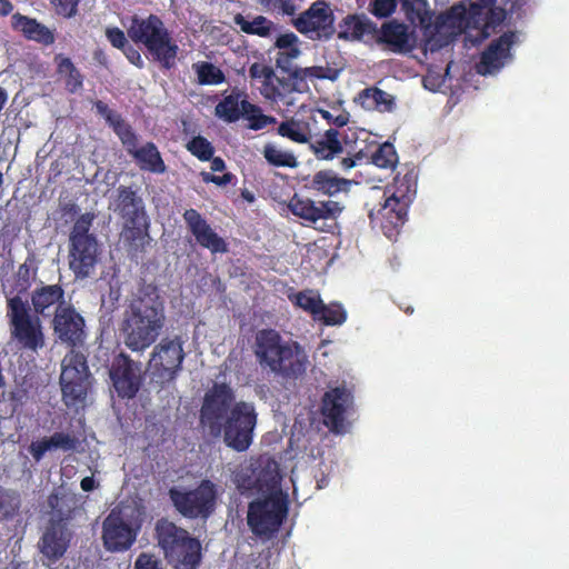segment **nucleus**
Listing matches in <instances>:
<instances>
[{
  "instance_id": "nucleus-12",
  "label": "nucleus",
  "mask_w": 569,
  "mask_h": 569,
  "mask_svg": "<svg viewBox=\"0 0 569 569\" xmlns=\"http://www.w3.org/2000/svg\"><path fill=\"white\" fill-rule=\"evenodd\" d=\"M60 385L68 407H78L86 399L90 375L82 355L71 351L61 361Z\"/></svg>"
},
{
  "instance_id": "nucleus-51",
  "label": "nucleus",
  "mask_w": 569,
  "mask_h": 569,
  "mask_svg": "<svg viewBox=\"0 0 569 569\" xmlns=\"http://www.w3.org/2000/svg\"><path fill=\"white\" fill-rule=\"evenodd\" d=\"M56 12L63 17H71L77 11L78 0H50Z\"/></svg>"
},
{
  "instance_id": "nucleus-55",
  "label": "nucleus",
  "mask_w": 569,
  "mask_h": 569,
  "mask_svg": "<svg viewBox=\"0 0 569 569\" xmlns=\"http://www.w3.org/2000/svg\"><path fill=\"white\" fill-rule=\"evenodd\" d=\"M201 178L204 182H213L218 186H224L230 182L231 174L224 173L223 176L220 177V176H213L210 172L202 171Z\"/></svg>"
},
{
  "instance_id": "nucleus-39",
  "label": "nucleus",
  "mask_w": 569,
  "mask_h": 569,
  "mask_svg": "<svg viewBox=\"0 0 569 569\" xmlns=\"http://www.w3.org/2000/svg\"><path fill=\"white\" fill-rule=\"evenodd\" d=\"M216 113L219 118H222L227 121L237 120L241 114L239 96L231 94L224 98L217 104Z\"/></svg>"
},
{
  "instance_id": "nucleus-56",
  "label": "nucleus",
  "mask_w": 569,
  "mask_h": 569,
  "mask_svg": "<svg viewBox=\"0 0 569 569\" xmlns=\"http://www.w3.org/2000/svg\"><path fill=\"white\" fill-rule=\"evenodd\" d=\"M58 72L61 77H68L71 73H73L76 68L73 67L72 62L68 58L58 57Z\"/></svg>"
},
{
  "instance_id": "nucleus-10",
  "label": "nucleus",
  "mask_w": 569,
  "mask_h": 569,
  "mask_svg": "<svg viewBox=\"0 0 569 569\" xmlns=\"http://www.w3.org/2000/svg\"><path fill=\"white\" fill-rule=\"evenodd\" d=\"M218 488L210 480H202L194 489L172 488L169 491L174 508L186 518L207 519L214 510Z\"/></svg>"
},
{
  "instance_id": "nucleus-16",
  "label": "nucleus",
  "mask_w": 569,
  "mask_h": 569,
  "mask_svg": "<svg viewBox=\"0 0 569 569\" xmlns=\"http://www.w3.org/2000/svg\"><path fill=\"white\" fill-rule=\"evenodd\" d=\"M307 77H322V69L319 67H310L297 69L288 78H283L274 90V96L270 101L280 102L286 107H296L301 97L309 92Z\"/></svg>"
},
{
  "instance_id": "nucleus-61",
  "label": "nucleus",
  "mask_w": 569,
  "mask_h": 569,
  "mask_svg": "<svg viewBox=\"0 0 569 569\" xmlns=\"http://www.w3.org/2000/svg\"><path fill=\"white\" fill-rule=\"evenodd\" d=\"M239 106H240L241 114H247L248 118L259 111V109L256 106L251 104L250 102H248L246 100L239 99Z\"/></svg>"
},
{
  "instance_id": "nucleus-30",
  "label": "nucleus",
  "mask_w": 569,
  "mask_h": 569,
  "mask_svg": "<svg viewBox=\"0 0 569 569\" xmlns=\"http://www.w3.org/2000/svg\"><path fill=\"white\" fill-rule=\"evenodd\" d=\"M278 133L297 143H307L311 138L309 124L295 118L281 122L278 127Z\"/></svg>"
},
{
  "instance_id": "nucleus-53",
  "label": "nucleus",
  "mask_w": 569,
  "mask_h": 569,
  "mask_svg": "<svg viewBox=\"0 0 569 569\" xmlns=\"http://www.w3.org/2000/svg\"><path fill=\"white\" fill-rule=\"evenodd\" d=\"M136 569H162L158 559L151 555L142 553L134 565Z\"/></svg>"
},
{
  "instance_id": "nucleus-20",
  "label": "nucleus",
  "mask_w": 569,
  "mask_h": 569,
  "mask_svg": "<svg viewBox=\"0 0 569 569\" xmlns=\"http://www.w3.org/2000/svg\"><path fill=\"white\" fill-rule=\"evenodd\" d=\"M183 219L188 229L191 231L196 241L212 253H222L227 251V243L218 233L207 223L201 214L194 209H189L183 213Z\"/></svg>"
},
{
  "instance_id": "nucleus-62",
  "label": "nucleus",
  "mask_w": 569,
  "mask_h": 569,
  "mask_svg": "<svg viewBox=\"0 0 569 569\" xmlns=\"http://www.w3.org/2000/svg\"><path fill=\"white\" fill-rule=\"evenodd\" d=\"M261 6L268 10L282 12V0H257Z\"/></svg>"
},
{
  "instance_id": "nucleus-14",
  "label": "nucleus",
  "mask_w": 569,
  "mask_h": 569,
  "mask_svg": "<svg viewBox=\"0 0 569 569\" xmlns=\"http://www.w3.org/2000/svg\"><path fill=\"white\" fill-rule=\"evenodd\" d=\"M288 208L295 216L321 230H325L328 220H335L342 211V207L336 201L315 202L298 196L290 199Z\"/></svg>"
},
{
  "instance_id": "nucleus-57",
  "label": "nucleus",
  "mask_w": 569,
  "mask_h": 569,
  "mask_svg": "<svg viewBox=\"0 0 569 569\" xmlns=\"http://www.w3.org/2000/svg\"><path fill=\"white\" fill-rule=\"evenodd\" d=\"M119 201L120 204L123 207L133 206L134 207V192L130 190L129 188H121L119 189Z\"/></svg>"
},
{
  "instance_id": "nucleus-4",
  "label": "nucleus",
  "mask_w": 569,
  "mask_h": 569,
  "mask_svg": "<svg viewBox=\"0 0 569 569\" xmlns=\"http://www.w3.org/2000/svg\"><path fill=\"white\" fill-rule=\"evenodd\" d=\"M256 355L261 367L287 378H297L306 372L308 357L296 342L283 341L274 330H262L257 335Z\"/></svg>"
},
{
  "instance_id": "nucleus-27",
  "label": "nucleus",
  "mask_w": 569,
  "mask_h": 569,
  "mask_svg": "<svg viewBox=\"0 0 569 569\" xmlns=\"http://www.w3.org/2000/svg\"><path fill=\"white\" fill-rule=\"evenodd\" d=\"M249 77L259 84L260 93L268 100L274 96V90L282 80L271 67L258 62L249 68Z\"/></svg>"
},
{
  "instance_id": "nucleus-48",
  "label": "nucleus",
  "mask_w": 569,
  "mask_h": 569,
  "mask_svg": "<svg viewBox=\"0 0 569 569\" xmlns=\"http://www.w3.org/2000/svg\"><path fill=\"white\" fill-rule=\"evenodd\" d=\"M54 450L51 442V437H43L39 440L32 441L29 446V452L36 461H40L48 452Z\"/></svg>"
},
{
  "instance_id": "nucleus-28",
  "label": "nucleus",
  "mask_w": 569,
  "mask_h": 569,
  "mask_svg": "<svg viewBox=\"0 0 569 569\" xmlns=\"http://www.w3.org/2000/svg\"><path fill=\"white\" fill-rule=\"evenodd\" d=\"M14 29L22 32L27 38L46 44L52 43L54 38L52 32L44 26L38 23L34 19L14 14L12 17Z\"/></svg>"
},
{
  "instance_id": "nucleus-31",
  "label": "nucleus",
  "mask_w": 569,
  "mask_h": 569,
  "mask_svg": "<svg viewBox=\"0 0 569 569\" xmlns=\"http://www.w3.org/2000/svg\"><path fill=\"white\" fill-rule=\"evenodd\" d=\"M234 22L243 32L260 37H268L277 30L276 24L262 16H257L249 20L238 14L234 18Z\"/></svg>"
},
{
  "instance_id": "nucleus-15",
  "label": "nucleus",
  "mask_w": 569,
  "mask_h": 569,
  "mask_svg": "<svg viewBox=\"0 0 569 569\" xmlns=\"http://www.w3.org/2000/svg\"><path fill=\"white\" fill-rule=\"evenodd\" d=\"M333 21L330 6L323 0H318L302 12L293 23L299 32L309 36L311 39H319L333 32Z\"/></svg>"
},
{
  "instance_id": "nucleus-44",
  "label": "nucleus",
  "mask_w": 569,
  "mask_h": 569,
  "mask_svg": "<svg viewBox=\"0 0 569 569\" xmlns=\"http://www.w3.org/2000/svg\"><path fill=\"white\" fill-rule=\"evenodd\" d=\"M96 107L99 113L106 118L111 127H113L119 138H121V131H128L130 129V127L123 122L118 113L111 111L102 102H98Z\"/></svg>"
},
{
  "instance_id": "nucleus-64",
  "label": "nucleus",
  "mask_w": 569,
  "mask_h": 569,
  "mask_svg": "<svg viewBox=\"0 0 569 569\" xmlns=\"http://www.w3.org/2000/svg\"><path fill=\"white\" fill-rule=\"evenodd\" d=\"M224 161L221 158H213L211 161V170L212 171H222L224 170Z\"/></svg>"
},
{
  "instance_id": "nucleus-50",
  "label": "nucleus",
  "mask_w": 569,
  "mask_h": 569,
  "mask_svg": "<svg viewBox=\"0 0 569 569\" xmlns=\"http://www.w3.org/2000/svg\"><path fill=\"white\" fill-rule=\"evenodd\" d=\"M399 0H375L372 2V13L376 17L386 18L393 13Z\"/></svg>"
},
{
  "instance_id": "nucleus-54",
  "label": "nucleus",
  "mask_w": 569,
  "mask_h": 569,
  "mask_svg": "<svg viewBox=\"0 0 569 569\" xmlns=\"http://www.w3.org/2000/svg\"><path fill=\"white\" fill-rule=\"evenodd\" d=\"M106 36L108 40L112 43L113 47L119 49H124L127 44V39L124 33L118 28L107 29Z\"/></svg>"
},
{
  "instance_id": "nucleus-36",
  "label": "nucleus",
  "mask_w": 569,
  "mask_h": 569,
  "mask_svg": "<svg viewBox=\"0 0 569 569\" xmlns=\"http://www.w3.org/2000/svg\"><path fill=\"white\" fill-rule=\"evenodd\" d=\"M345 34L353 39H361L363 34L371 32V24L363 16H348L345 19Z\"/></svg>"
},
{
  "instance_id": "nucleus-52",
  "label": "nucleus",
  "mask_w": 569,
  "mask_h": 569,
  "mask_svg": "<svg viewBox=\"0 0 569 569\" xmlns=\"http://www.w3.org/2000/svg\"><path fill=\"white\" fill-rule=\"evenodd\" d=\"M249 128L253 130H259L264 128L268 124L276 123V119L273 117H268L260 113V110L250 116L249 118Z\"/></svg>"
},
{
  "instance_id": "nucleus-37",
  "label": "nucleus",
  "mask_w": 569,
  "mask_h": 569,
  "mask_svg": "<svg viewBox=\"0 0 569 569\" xmlns=\"http://www.w3.org/2000/svg\"><path fill=\"white\" fill-rule=\"evenodd\" d=\"M291 300L303 310L310 312L316 318L321 307L320 296L312 290H306L295 295Z\"/></svg>"
},
{
  "instance_id": "nucleus-29",
  "label": "nucleus",
  "mask_w": 569,
  "mask_h": 569,
  "mask_svg": "<svg viewBox=\"0 0 569 569\" xmlns=\"http://www.w3.org/2000/svg\"><path fill=\"white\" fill-rule=\"evenodd\" d=\"M359 101L365 109L380 112L391 111L395 107V98L378 88L363 90L359 96Z\"/></svg>"
},
{
  "instance_id": "nucleus-22",
  "label": "nucleus",
  "mask_w": 569,
  "mask_h": 569,
  "mask_svg": "<svg viewBox=\"0 0 569 569\" xmlns=\"http://www.w3.org/2000/svg\"><path fill=\"white\" fill-rule=\"evenodd\" d=\"M98 244L96 239L71 242L69 254L70 269L77 277H87L97 262Z\"/></svg>"
},
{
  "instance_id": "nucleus-42",
  "label": "nucleus",
  "mask_w": 569,
  "mask_h": 569,
  "mask_svg": "<svg viewBox=\"0 0 569 569\" xmlns=\"http://www.w3.org/2000/svg\"><path fill=\"white\" fill-rule=\"evenodd\" d=\"M199 81L206 84H217L223 81V74L219 68L211 63H200L197 67Z\"/></svg>"
},
{
  "instance_id": "nucleus-58",
  "label": "nucleus",
  "mask_w": 569,
  "mask_h": 569,
  "mask_svg": "<svg viewBox=\"0 0 569 569\" xmlns=\"http://www.w3.org/2000/svg\"><path fill=\"white\" fill-rule=\"evenodd\" d=\"M67 88L71 92H76L82 86V78L78 71L64 77Z\"/></svg>"
},
{
  "instance_id": "nucleus-3",
  "label": "nucleus",
  "mask_w": 569,
  "mask_h": 569,
  "mask_svg": "<svg viewBox=\"0 0 569 569\" xmlns=\"http://www.w3.org/2000/svg\"><path fill=\"white\" fill-rule=\"evenodd\" d=\"M164 325V301L158 289L148 284L130 299L119 330L126 347L132 351H143L156 342Z\"/></svg>"
},
{
  "instance_id": "nucleus-8",
  "label": "nucleus",
  "mask_w": 569,
  "mask_h": 569,
  "mask_svg": "<svg viewBox=\"0 0 569 569\" xmlns=\"http://www.w3.org/2000/svg\"><path fill=\"white\" fill-rule=\"evenodd\" d=\"M7 318L11 338L22 348L37 352L46 345L40 319L30 311L27 301L20 297L8 299Z\"/></svg>"
},
{
  "instance_id": "nucleus-25",
  "label": "nucleus",
  "mask_w": 569,
  "mask_h": 569,
  "mask_svg": "<svg viewBox=\"0 0 569 569\" xmlns=\"http://www.w3.org/2000/svg\"><path fill=\"white\" fill-rule=\"evenodd\" d=\"M277 50L274 62L282 70H288L291 63L301 54V41L293 32L279 34L274 41Z\"/></svg>"
},
{
  "instance_id": "nucleus-9",
  "label": "nucleus",
  "mask_w": 569,
  "mask_h": 569,
  "mask_svg": "<svg viewBox=\"0 0 569 569\" xmlns=\"http://www.w3.org/2000/svg\"><path fill=\"white\" fill-rule=\"evenodd\" d=\"M389 196L378 209L369 213L375 223H379L383 233L392 239L398 234L399 228L403 226L407 217V209L412 200L415 190L409 180L402 178L397 181L395 190H388Z\"/></svg>"
},
{
  "instance_id": "nucleus-19",
  "label": "nucleus",
  "mask_w": 569,
  "mask_h": 569,
  "mask_svg": "<svg viewBox=\"0 0 569 569\" xmlns=\"http://www.w3.org/2000/svg\"><path fill=\"white\" fill-rule=\"evenodd\" d=\"M140 367L126 356H120L113 363L110 377L119 396L132 398L140 386Z\"/></svg>"
},
{
  "instance_id": "nucleus-32",
  "label": "nucleus",
  "mask_w": 569,
  "mask_h": 569,
  "mask_svg": "<svg viewBox=\"0 0 569 569\" xmlns=\"http://www.w3.org/2000/svg\"><path fill=\"white\" fill-rule=\"evenodd\" d=\"M336 130H328L323 139L311 144L315 154L322 160H330L342 152V146L338 140Z\"/></svg>"
},
{
  "instance_id": "nucleus-33",
  "label": "nucleus",
  "mask_w": 569,
  "mask_h": 569,
  "mask_svg": "<svg viewBox=\"0 0 569 569\" xmlns=\"http://www.w3.org/2000/svg\"><path fill=\"white\" fill-rule=\"evenodd\" d=\"M262 154L268 163L272 166L288 168L298 167L296 156L276 143H267L263 147Z\"/></svg>"
},
{
  "instance_id": "nucleus-47",
  "label": "nucleus",
  "mask_w": 569,
  "mask_h": 569,
  "mask_svg": "<svg viewBox=\"0 0 569 569\" xmlns=\"http://www.w3.org/2000/svg\"><path fill=\"white\" fill-rule=\"evenodd\" d=\"M19 507L20 498L16 492L8 490L0 492V508L7 516L14 513Z\"/></svg>"
},
{
  "instance_id": "nucleus-23",
  "label": "nucleus",
  "mask_w": 569,
  "mask_h": 569,
  "mask_svg": "<svg viewBox=\"0 0 569 569\" xmlns=\"http://www.w3.org/2000/svg\"><path fill=\"white\" fill-rule=\"evenodd\" d=\"M83 326L82 317L67 305L58 309L53 319V330L58 337L72 343L81 339Z\"/></svg>"
},
{
  "instance_id": "nucleus-35",
  "label": "nucleus",
  "mask_w": 569,
  "mask_h": 569,
  "mask_svg": "<svg viewBox=\"0 0 569 569\" xmlns=\"http://www.w3.org/2000/svg\"><path fill=\"white\" fill-rule=\"evenodd\" d=\"M408 20L425 26L430 21L427 0H399Z\"/></svg>"
},
{
  "instance_id": "nucleus-6",
  "label": "nucleus",
  "mask_w": 569,
  "mask_h": 569,
  "mask_svg": "<svg viewBox=\"0 0 569 569\" xmlns=\"http://www.w3.org/2000/svg\"><path fill=\"white\" fill-rule=\"evenodd\" d=\"M127 33L133 42L143 43L153 58L163 67L174 64L178 46L171 40L162 21L156 16L146 19L133 17L127 27Z\"/></svg>"
},
{
  "instance_id": "nucleus-17",
  "label": "nucleus",
  "mask_w": 569,
  "mask_h": 569,
  "mask_svg": "<svg viewBox=\"0 0 569 569\" xmlns=\"http://www.w3.org/2000/svg\"><path fill=\"white\" fill-rule=\"evenodd\" d=\"M351 405L350 392L345 388H336L323 397V421L335 432L345 431L346 413Z\"/></svg>"
},
{
  "instance_id": "nucleus-43",
  "label": "nucleus",
  "mask_w": 569,
  "mask_h": 569,
  "mask_svg": "<svg viewBox=\"0 0 569 569\" xmlns=\"http://www.w3.org/2000/svg\"><path fill=\"white\" fill-rule=\"evenodd\" d=\"M92 222V216L83 214L74 223L70 242H77L78 240H91L94 239L91 234L88 233L89 228Z\"/></svg>"
},
{
  "instance_id": "nucleus-7",
  "label": "nucleus",
  "mask_w": 569,
  "mask_h": 569,
  "mask_svg": "<svg viewBox=\"0 0 569 569\" xmlns=\"http://www.w3.org/2000/svg\"><path fill=\"white\" fill-rule=\"evenodd\" d=\"M158 543L166 558L178 569H192L199 562L200 543L188 531L161 519L157 527Z\"/></svg>"
},
{
  "instance_id": "nucleus-45",
  "label": "nucleus",
  "mask_w": 569,
  "mask_h": 569,
  "mask_svg": "<svg viewBox=\"0 0 569 569\" xmlns=\"http://www.w3.org/2000/svg\"><path fill=\"white\" fill-rule=\"evenodd\" d=\"M188 150L200 160H209L213 154L211 143L203 137H196L188 143Z\"/></svg>"
},
{
  "instance_id": "nucleus-40",
  "label": "nucleus",
  "mask_w": 569,
  "mask_h": 569,
  "mask_svg": "<svg viewBox=\"0 0 569 569\" xmlns=\"http://www.w3.org/2000/svg\"><path fill=\"white\" fill-rule=\"evenodd\" d=\"M319 313L316 319L323 320L326 325H341L346 321V311L339 305L326 306L321 302Z\"/></svg>"
},
{
  "instance_id": "nucleus-38",
  "label": "nucleus",
  "mask_w": 569,
  "mask_h": 569,
  "mask_svg": "<svg viewBox=\"0 0 569 569\" xmlns=\"http://www.w3.org/2000/svg\"><path fill=\"white\" fill-rule=\"evenodd\" d=\"M498 70V40H493L489 49L483 52L480 62L477 64V71L480 74H495Z\"/></svg>"
},
{
  "instance_id": "nucleus-63",
  "label": "nucleus",
  "mask_w": 569,
  "mask_h": 569,
  "mask_svg": "<svg viewBox=\"0 0 569 569\" xmlns=\"http://www.w3.org/2000/svg\"><path fill=\"white\" fill-rule=\"evenodd\" d=\"M80 486L83 491H91L96 488V482L92 477H86L81 480Z\"/></svg>"
},
{
  "instance_id": "nucleus-49",
  "label": "nucleus",
  "mask_w": 569,
  "mask_h": 569,
  "mask_svg": "<svg viewBox=\"0 0 569 569\" xmlns=\"http://www.w3.org/2000/svg\"><path fill=\"white\" fill-rule=\"evenodd\" d=\"M318 112L323 119L338 127H343L349 120L348 113L339 108H332L331 110L319 109Z\"/></svg>"
},
{
  "instance_id": "nucleus-2",
  "label": "nucleus",
  "mask_w": 569,
  "mask_h": 569,
  "mask_svg": "<svg viewBox=\"0 0 569 569\" xmlns=\"http://www.w3.org/2000/svg\"><path fill=\"white\" fill-rule=\"evenodd\" d=\"M236 483L241 490L254 489L261 493L249 503L247 522L256 536L271 537L287 515L286 499L279 487L278 463L267 458L257 468L242 467L236 475Z\"/></svg>"
},
{
  "instance_id": "nucleus-18",
  "label": "nucleus",
  "mask_w": 569,
  "mask_h": 569,
  "mask_svg": "<svg viewBox=\"0 0 569 569\" xmlns=\"http://www.w3.org/2000/svg\"><path fill=\"white\" fill-rule=\"evenodd\" d=\"M120 139L127 151L136 159L142 170L156 173H163L166 171L164 162L153 143L148 142L143 146H139L138 139L131 129L121 131Z\"/></svg>"
},
{
  "instance_id": "nucleus-5",
  "label": "nucleus",
  "mask_w": 569,
  "mask_h": 569,
  "mask_svg": "<svg viewBox=\"0 0 569 569\" xmlns=\"http://www.w3.org/2000/svg\"><path fill=\"white\" fill-rule=\"evenodd\" d=\"M495 2L496 0H476L469 3L468 10L463 3L453 6L448 12L437 18V33L445 40H449L467 29H475L478 31L476 37L488 38L496 32L497 28Z\"/></svg>"
},
{
  "instance_id": "nucleus-46",
  "label": "nucleus",
  "mask_w": 569,
  "mask_h": 569,
  "mask_svg": "<svg viewBox=\"0 0 569 569\" xmlns=\"http://www.w3.org/2000/svg\"><path fill=\"white\" fill-rule=\"evenodd\" d=\"M50 437L54 450L72 451L79 445V439L73 433L54 432Z\"/></svg>"
},
{
  "instance_id": "nucleus-60",
  "label": "nucleus",
  "mask_w": 569,
  "mask_h": 569,
  "mask_svg": "<svg viewBox=\"0 0 569 569\" xmlns=\"http://www.w3.org/2000/svg\"><path fill=\"white\" fill-rule=\"evenodd\" d=\"M123 52L132 64L137 67H142L143 60L139 51H137L132 47H127L123 49Z\"/></svg>"
},
{
  "instance_id": "nucleus-21",
  "label": "nucleus",
  "mask_w": 569,
  "mask_h": 569,
  "mask_svg": "<svg viewBox=\"0 0 569 569\" xmlns=\"http://www.w3.org/2000/svg\"><path fill=\"white\" fill-rule=\"evenodd\" d=\"M71 540V532L62 521L51 522L43 532L39 542L41 555L49 562L61 558L67 551Z\"/></svg>"
},
{
  "instance_id": "nucleus-24",
  "label": "nucleus",
  "mask_w": 569,
  "mask_h": 569,
  "mask_svg": "<svg viewBox=\"0 0 569 569\" xmlns=\"http://www.w3.org/2000/svg\"><path fill=\"white\" fill-rule=\"evenodd\" d=\"M31 302L37 313L50 316L53 311L57 313L60 307H64L63 290L58 284L43 286L34 290L31 295Z\"/></svg>"
},
{
  "instance_id": "nucleus-11",
  "label": "nucleus",
  "mask_w": 569,
  "mask_h": 569,
  "mask_svg": "<svg viewBox=\"0 0 569 569\" xmlns=\"http://www.w3.org/2000/svg\"><path fill=\"white\" fill-rule=\"evenodd\" d=\"M137 510L131 506H121L110 511L102 523V540L109 551H123L134 542L139 523Z\"/></svg>"
},
{
  "instance_id": "nucleus-59",
  "label": "nucleus",
  "mask_w": 569,
  "mask_h": 569,
  "mask_svg": "<svg viewBox=\"0 0 569 569\" xmlns=\"http://www.w3.org/2000/svg\"><path fill=\"white\" fill-rule=\"evenodd\" d=\"M303 0H282V13L292 16L302 4Z\"/></svg>"
},
{
  "instance_id": "nucleus-34",
  "label": "nucleus",
  "mask_w": 569,
  "mask_h": 569,
  "mask_svg": "<svg viewBox=\"0 0 569 569\" xmlns=\"http://www.w3.org/2000/svg\"><path fill=\"white\" fill-rule=\"evenodd\" d=\"M381 38L397 50H402L409 46V36L406 26L395 21L382 26Z\"/></svg>"
},
{
  "instance_id": "nucleus-26",
  "label": "nucleus",
  "mask_w": 569,
  "mask_h": 569,
  "mask_svg": "<svg viewBox=\"0 0 569 569\" xmlns=\"http://www.w3.org/2000/svg\"><path fill=\"white\" fill-rule=\"evenodd\" d=\"M350 184V180L340 178L330 170L316 172L309 181L310 189L327 196H335L341 191H347Z\"/></svg>"
},
{
  "instance_id": "nucleus-13",
  "label": "nucleus",
  "mask_w": 569,
  "mask_h": 569,
  "mask_svg": "<svg viewBox=\"0 0 569 569\" xmlns=\"http://www.w3.org/2000/svg\"><path fill=\"white\" fill-rule=\"evenodd\" d=\"M182 345L180 337L166 338L153 349L149 370L160 383L174 379L184 358Z\"/></svg>"
},
{
  "instance_id": "nucleus-41",
  "label": "nucleus",
  "mask_w": 569,
  "mask_h": 569,
  "mask_svg": "<svg viewBox=\"0 0 569 569\" xmlns=\"http://www.w3.org/2000/svg\"><path fill=\"white\" fill-rule=\"evenodd\" d=\"M397 153L390 143H385L372 154V162L379 168H392L397 163Z\"/></svg>"
},
{
  "instance_id": "nucleus-1",
  "label": "nucleus",
  "mask_w": 569,
  "mask_h": 569,
  "mask_svg": "<svg viewBox=\"0 0 569 569\" xmlns=\"http://www.w3.org/2000/svg\"><path fill=\"white\" fill-rule=\"evenodd\" d=\"M257 413L252 403L234 400L227 385L216 383L209 389L200 410V425L211 437H223L226 445L244 451L252 442Z\"/></svg>"
}]
</instances>
